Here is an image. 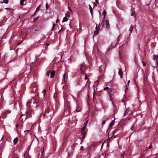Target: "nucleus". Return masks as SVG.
Returning a JSON list of instances; mask_svg holds the SVG:
<instances>
[{
	"label": "nucleus",
	"mask_w": 158,
	"mask_h": 158,
	"mask_svg": "<svg viewBox=\"0 0 158 158\" xmlns=\"http://www.w3.org/2000/svg\"><path fill=\"white\" fill-rule=\"evenodd\" d=\"M55 24H53L52 29V30H53V29H54V28L55 27Z\"/></svg>",
	"instance_id": "36"
},
{
	"label": "nucleus",
	"mask_w": 158,
	"mask_h": 158,
	"mask_svg": "<svg viewBox=\"0 0 158 158\" xmlns=\"http://www.w3.org/2000/svg\"><path fill=\"white\" fill-rule=\"evenodd\" d=\"M89 8H90V7H91V6L90 5H89Z\"/></svg>",
	"instance_id": "58"
},
{
	"label": "nucleus",
	"mask_w": 158,
	"mask_h": 158,
	"mask_svg": "<svg viewBox=\"0 0 158 158\" xmlns=\"http://www.w3.org/2000/svg\"><path fill=\"white\" fill-rule=\"evenodd\" d=\"M119 130V128H117L115 129L114 130V131H113V133H115L116 132L118 131Z\"/></svg>",
	"instance_id": "19"
},
{
	"label": "nucleus",
	"mask_w": 158,
	"mask_h": 158,
	"mask_svg": "<svg viewBox=\"0 0 158 158\" xmlns=\"http://www.w3.org/2000/svg\"><path fill=\"white\" fill-rule=\"evenodd\" d=\"M66 14H67V17H69V15H69V13L67 12V13H66Z\"/></svg>",
	"instance_id": "39"
},
{
	"label": "nucleus",
	"mask_w": 158,
	"mask_h": 158,
	"mask_svg": "<svg viewBox=\"0 0 158 158\" xmlns=\"http://www.w3.org/2000/svg\"><path fill=\"white\" fill-rule=\"evenodd\" d=\"M85 138V136H83V137H82V140H83Z\"/></svg>",
	"instance_id": "45"
},
{
	"label": "nucleus",
	"mask_w": 158,
	"mask_h": 158,
	"mask_svg": "<svg viewBox=\"0 0 158 158\" xmlns=\"http://www.w3.org/2000/svg\"><path fill=\"white\" fill-rule=\"evenodd\" d=\"M88 121H87L86 122V123L85 124H84V126H85V127H86V125H87V123H88Z\"/></svg>",
	"instance_id": "40"
},
{
	"label": "nucleus",
	"mask_w": 158,
	"mask_h": 158,
	"mask_svg": "<svg viewBox=\"0 0 158 158\" xmlns=\"http://www.w3.org/2000/svg\"><path fill=\"white\" fill-rule=\"evenodd\" d=\"M3 137H4V136L3 135L2 137V140L3 139Z\"/></svg>",
	"instance_id": "60"
},
{
	"label": "nucleus",
	"mask_w": 158,
	"mask_h": 158,
	"mask_svg": "<svg viewBox=\"0 0 158 158\" xmlns=\"http://www.w3.org/2000/svg\"><path fill=\"white\" fill-rule=\"evenodd\" d=\"M158 58V56L157 55H154L153 56L152 59L156 62H157V59Z\"/></svg>",
	"instance_id": "3"
},
{
	"label": "nucleus",
	"mask_w": 158,
	"mask_h": 158,
	"mask_svg": "<svg viewBox=\"0 0 158 158\" xmlns=\"http://www.w3.org/2000/svg\"><path fill=\"white\" fill-rule=\"evenodd\" d=\"M31 50V48H29L28 49V50H27V51H25V52H27L28 51H29L30 50Z\"/></svg>",
	"instance_id": "41"
},
{
	"label": "nucleus",
	"mask_w": 158,
	"mask_h": 158,
	"mask_svg": "<svg viewBox=\"0 0 158 158\" xmlns=\"http://www.w3.org/2000/svg\"><path fill=\"white\" fill-rule=\"evenodd\" d=\"M83 65L82 64H81V65L80 70L81 71V73L82 74L85 73L84 71L83 70Z\"/></svg>",
	"instance_id": "11"
},
{
	"label": "nucleus",
	"mask_w": 158,
	"mask_h": 158,
	"mask_svg": "<svg viewBox=\"0 0 158 158\" xmlns=\"http://www.w3.org/2000/svg\"><path fill=\"white\" fill-rule=\"evenodd\" d=\"M99 33V31L98 30H96L94 31V36H96Z\"/></svg>",
	"instance_id": "10"
},
{
	"label": "nucleus",
	"mask_w": 158,
	"mask_h": 158,
	"mask_svg": "<svg viewBox=\"0 0 158 158\" xmlns=\"http://www.w3.org/2000/svg\"><path fill=\"white\" fill-rule=\"evenodd\" d=\"M85 80H87V79L88 78V77H87V75L86 74H85Z\"/></svg>",
	"instance_id": "33"
},
{
	"label": "nucleus",
	"mask_w": 158,
	"mask_h": 158,
	"mask_svg": "<svg viewBox=\"0 0 158 158\" xmlns=\"http://www.w3.org/2000/svg\"><path fill=\"white\" fill-rule=\"evenodd\" d=\"M61 29H61L59 31V32H60L61 31Z\"/></svg>",
	"instance_id": "61"
},
{
	"label": "nucleus",
	"mask_w": 158,
	"mask_h": 158,
	"mask_svg": "<svg viewBox=\"0 0 158 158\" xmlns=\"http://www.w3.org/2000/svg\"><path fill=\"white\" fill-rule=\"evenodd\" d=\"M18 141V138L16 137L14 139L13 142L14 144H16Z\"/></svg>",
	"instance_id": "9"
},
{
	"label": "nucleus",
	"mask_w": 158,
	"mask_h": 158,
	"mask_svg": "<svg viewBox=\"0 0 158 158\" xmlns=\"http://www.w3.org/2000/svg\"><path fill=\"white\" fill-rule=\"evenodd\" d=\"M37 10H35V12L34 14V15H35L37 12Z\"/></svg>",
	"instance_id": "47"
},
{
	"label": "nucleus",
	"mask_w": 158,
	"mask_h": 158,
	"mask_svg": "<svg viewBox=\"0 0 158 158\" xmlns=\"http://www.w3.org/2000/svg\"><path fill=\"white\" fill-rule=\"evenodd\" d=\"M130 82V80H129L128 81V83H127L128 84H129Z\"/></svg>",
	"instance_id": "54"
},
{
	"label": "nucleus",
	"mask_w": 158,
	"mask_h": 158,
	"mask_svg": "<svg viewBox=\"0 0 158 158\" xmlns=\"http://www.w3.org/2000/svg\"><path fill=\"white\" fill-rule=\"evenodd\" d=\"M30 102H28H28H27V106L28 105H29V104H30Z\"/></svg>",
	"instance_id": "42"
},
{
	"label": "nucleus",
	"mask_w": 158,
	"mask_h": 158,
	"mask_svg": "<svg viewBox=\"0 0 158 158\" xmlns=\"http://www.w3.org/2000/svg\"><path fill=\"white\" fill-rule=\"evenodd\" d=\"M12 82H16V79H14Z\"/></svg>",
	"instance_id": "48"
},
{
	"label": "nucleus",
	"mask_w": 158,
	"mask_h": 158,
	"mask_svg": "<svg viewBox=\"0 0 158 158\" xmlns=\"http://www.w3.org/2000/svg\"><path fill=\"white\" fill-rule=\"evenodd\" d=\"M129 84L127 83V84L126 85V89H125V91H126V90L128 89L127 88H128V87L129 86Z\"/></svg>",
	"instance_id": "21"
},
{
	"label": "nucleus",
	"mask_w": 158,
	"mask_h": 158,
	"mask_svg": "<svg viewBox=\"0 0 158 158\" xmlns=\"http://www.w3.org/2000/svg\"><path fill=\"white\" fill-rule=\"evenodd\" d=\"M40 5L38 7H37L36 8V10H38L40 8Z\"/></svg>",
	"instance_id": "26"
},
{
	"label": "nucleus",
	"mask_w": 158,
	"mask_h": 158,
	"mask_svg": "<svg viewBox=\"0 0 158 158\" xmlns=\"http://www.w3.org/2000/svg\"><path fill=\"white\" fill-rule=\"evenodd\" d=\"M96 27L95 29L96 30H99V26H98L97 24H96Z\"/></svg>",
	"instance_id": "24"
},
{
	"label": "nucleus",
	"mask_w": 158,
	"mask_h": 158,
	"mask_svg": "<svg viewBox=\"0 0 158 158\" xmlns=\"http://www.w3.org/2000/svg\"><path fill=\"white\" fill-rule=\"evenodd\" d=\"M106 28H109L110 27V25H109V21L108 20H106Z\"/></svg>",
	"instance_id": "8"
},
{
	"label": "nucleus",
	"mask_w": 158,
	"mask_h": 158,
	"mask_svg": "<svg viewBox=\"0 0 158 158\" xmlns=\"http://www.w3.org/2000/svg\"><path fill=\"white\" fill-rule=\"evenodd\" d=\"M5 9H6V10H8V9H9V8H5Z\"/></svg>",
	"instance_id": "55"
},
{
	"label": "nucleus",
	"mask_w": 158,
	"mask_h": 158,
	"mask_svg": "<svg viewBox=\"0 0 158 158\" xmlns=\"http://www.w3.org/2000/svg\"><path fill=\"white\" fill-rule=\"evenodd\" d=\"M51 71H48L46 73V75L48 77Z\"/></svg>",
	"instance_id": "15"
},
{
	"label": "nucleus",
	"mask_w": 158,
	"mask_h": 158,
	"mask_svg": "<svg viewBox=\"0 0 158 158\" xmlns=\"http://www.w3.org/2000/svg\"><path fill=\"white\" fill-rule=\"evenodd\" d=\"M39 18V17L38 16L35 18L34 19V21H36V20H37Z\"/></svg>",
	"instance_id": "27"
},
{
	"label": "nucleus",
	"mask_w": 158,
	"mask_h": 158,
	"mask_svg": "<svg viewBox=\"0 0 158 158\" xmlns=\"http://www.w3.org/2000/svg\"><path fill=\"white\" fill-rule=\"evenodd\" d=\"M89 9H90V13H91V15H92V14H93V10H92V7H90V8H89Z\"/></svg>",
	"instance_id": "20"
},
{
	"label": "nucleus",
	"mask_w": 158,
	"mask_h": 158,
	"mask_svg": "<svg viewBox=\"0 0 158 158\" xmlns=\"http://www.w3.org/2000/svg\"><path fill=\"white\" fill-rule=\"evenodd\" d=\"M96 1V3H97V4H98V1Z\"/></svg>",
	"instance_id": "50"
},
{
	"label": "nucleus",
	"mask_w": 158,
	"mask_h": 158,
	"mask_svg": "<svg viewBox=\"0 0 158 158\" xmlns=\"http://www.w3.org/2000/svg\"><path fill=\"white\" fill-rule=\"evenodd\" d=\"M119 35L118 37V39H117V41H118V39H119Z\"/></svg>",
	"instance_id": "56"
},
{
	"label": "nucleus",
	"mask_w": 158,
	"mask_h": 158,
	"mask_svg": "<svg viewBox=\"0 0 158 158\" xmlns=\"http://www.w3.org/2000/svg\"><path fill=\"white\" fill-rule=\"evenodd\" d=\"M82 141H83V140L82 141H81V144L82 143Z\"/></svg>",
	"instance_id": "59"
},
{
	"label": "nucleus",
	"mask_w": 158,
	"mask_h": 158,
	"mask_svg": "<svg viewBox=\"0 0 158 158\" xmlns=\"http://www.w3.org/2000/svg\"><path fill=\"white\" fill-rule=\"evenodd\" d=\"M21 115V116H20V118H21L22 117L23 115Z\"/></svg>",
	"instance_id": "57"
},
{
	"label": "nucleus",
	"mask_w": 158,
	"mask_h": 158,
	"mask_svg": "<svg viewBox=\"0 0 158 158\" xmlns=\"http://www.w3.org/2000/svg\"><path fill=\"white\" fill-rule=\"evenodd\" d=\"M118 74L120 76L121 78H122L123 76V72H122V69H119L118 72Z\"/></svg>",
	"instance_id": "4"
},
{
	"label": "nucleus",
	"mask_w": 158,
	"mask_h": 158,
	"mask_svg": "<svg viewBox=\"0 0 158 158\" xmlns=\"http://www.w3.org/2000/svg\"><path fill=\"white\" fill-rule=\"evenodd\" d=\"M117 43H116L115 42H112L109 46L108 50L115 48L117 46Z\"/></svg>",
	"instance_id": "2"
},
{
	"label": "nucleus",
	"mask_w": 158,
	"mask_h": 158,
	"mask_svg": "<svg viewBox=\"0 0 158 158\" xmlns=\"http://www.w3.org/2000/svg\"><path fill=\"white\" fill-rule=\"evenodd\" d=\"M129 111V108L126 109V110L124 113V116L125 117L126 115L128 114Z\"/></svg>",
	"instance_id": "5"
},
{
	"label": "nucleus",
	"mask_w": 158,
	"mask_h": 158,
	"mask_svg": "<svg viewBox=\"0 0 158 158\" xmlns=\"http://www.w3.org/2000/svg\"><path fill=\"white\" fill-rule=\"evenodd\" d=\"M152 145H150L149 146V148L150 149H151V148H152Z\"/></svg>",
	"instance_id": "43"
},
{
	"label": "nucleus",
	"mask_w": 158,
	"mask_h": 158,
	"mask_svg": "<svg viewBox=\"0 0 158 158\" xmlns=\"http://www.w3.org/2000/svg\"><path fill=\"white\" fill-rule=\"evenodd\" d=\"M50 77H51V78H53L54 77V76L55 75V72L54 70L53 71H52V72H51V73H50Z\"/></svg>",
	"instance_id": "6"
},
{
	"label": "nucleus",
	"mask_w": 158,
	"mask_h": 158,
	"mask_svg": "<svg viewBox=\"0 0 158 158\" xmlns=\"http://www.w3.org/2000/svg\"><path fill=\"white\" fill-rule=\"evenodd\" d=\"M133 26L132 25H131L130 27V28L129 29V31L131 33L133 29Z\"/></svg>",
	"instance_id": "12"
},
{
	"label": "nucleus",
	"mask_w": 158,
	"mask_h": 158,
	"mask_svg": "<svg viewBox=\"0 0 158 158\" xmlns=\"http://www.w3.org/2000/svg\"><path fill=\"white\" fill-rule=\"evenodd\" d=\"M134 124L132 125L131 127V129L132 130H133L134 127Z\"/></svg>",
	"instance_id": "23"
},
{
	"label": "nucleus",
	"mask_w": 158,
	"mask_h": 158,
	"mask_svg": "<svg viewBox=\"0 0 158 158\" xmlns=\"http://www.w3.org/2000/svg\"><path fill=\"white\" fill-rule=\"evenodd\" d=\"M82 135L83 136H85V135H86V132L85 131H83L82 133Z\"/></svg>",
	"instance_id": "29"
},
{
	"label": "nucleus",
	"mask_w": 158,
	"mask_h": 158,
	"mask_svg": "<svg viewBox=\"0 0 158 158\" xmlns=\"http://www.w3.org/2000/svg\"><path fill=\"white\" fill-rule=\"evenodd\" d=\"M19 125L18 124H16L15 125L16 127H17Z\"/></svg>",
	"instance_id": "51"
},
{
	"label": "nucleus",
	"mask_w": 158,
	"mask_h": 158,
	"mask_svg": "<svg viewBox=\"0 0 158 158\" xmlns=\"http://www.w3.org/2000/svg\"><path fill=\"white\" fill-rule=\"evenodd\" d=\"M104 21V19H103V21Z\"/></svg>",
	"instance_id": "64"
},
{
	"label": "nucleus",
	"mask_w": 158,
	"mask_h": 158,
	"mask_svg": "<svg viewBox=\"0 0 158 158\" xmlns=\"http://www.w3.org/2000/svg\"><path fill=\"white\" fill-rule=\"evenodd\" d=\"M105 123H106V121L104 120V121H102V123L103 125H104Z\"/></svg>",
	"instance_id": "37"
},
{
	"label": "nucleus",
	"mask_w": 158,
	"mask_h": 158,
	"mask_svg": "<svg viewBox=\"0 0 158 158\" xmlns=\"http://www.w3.org/2000/svg\"><path fill=\"white\" fill-rule=\"evenodd\" d=\"M102 65H101L100 66V69H99V71L100 72H101V73H102V70L101 69V68L102 67Z\"/></svg>",
	"instance_id": "32"
},
{
	"label": "nucleus",
	"mask_w": 158,
	"mask_h": 158,
	"mask_svg": "<svg viewBox=\"0 0 158 158\" xmlns=\"http://www.w3.org/2000/svg\"><path fill=\"white\" fill-rule=\"evenodd\" d=\"M59 19H57L56 20V23H58L59 22Z\"/></svg>",
	"instance_id": "44"
},
{
	"label": "nucleus",
	"mask_w": 158,
	"mask_h": 158,
	"mask_svg": "<svg viewBox=\"0 0 158 158\" xmlns=\"http://www.w3.org/2000/svg\"><path fill=\"white\" fill-rule=\"evenodd\" d=\"M44 149H43V150H42L41 151V156H42L43 155V153H44Z\"/></svg>",
	"instance_id": "28"
},
{
	"label": "nucleus",
	"mask_w": 158,
	"mask_h": 158,
	"mask_svg": "<svg viewBox=\"0 0 158 158\" xmlns=\"http://www.w3.org/2000/svg\"><path fill=\"white\" fill-rule=\"evenodd\" d=\"M46 45L47 46H48L49 45V43H47V44Z\"/></svg>",
	"instance_id": "49"
},
{
	"label": "nucleus",
	"mask_w": 158,
	"mask_h": 158,
	"mask_svg": "<svg viewBox=\"0 0 158 158\" xmlns=\"http://www.w3.org/2000/svg\"><path fill=\"white\" fill-rule=\"evenodd\" d=\"M143 66H146V64L144 62H143Z\"/></svg>",
	"instance_id": "38"
},
{
	"label": "nucleus",
	"mask_w": 158,
	"mask_h": 158,
	"mask_svg": "<svg viewBox=\"0 0 158 158\" xmlns=\"http://www.w3.org/2000/svg\"><path fill=\"white\" fill-rule=\"evenodd\" d=\"M25 1V0H21L20 2V4L21 5H22L23 4V3Z\"/></svg>",
	"instance_id": "17"
},
{
	"label": "nucleus",
	"mask_w": 158,
	"mask_h": 158,
	"mask_svg": "<svg viewBox=\"0 0 158 158\" xmlns=\"http://www.w3.org/2000/svg\"><path fill=\"white\" fill-rule=\"evenodd\" d=\"M126 154V152H123L121 154V156L122 157H123V158H124V155Z\"/></svg>",
	"instance_id": "14"
},
{
	"label": "nucleus",
	"mask_w": 158,
	"mask_h": 158,
	"mask_svg": "<svg viewBox=\"0 0 158 158\" xmlns=\"http://www.w3.org/2000/svg\"><path fill=\"white\" fill-rule=\"evenodd\" d=\"M80 111V110H76V111L77 112H79Z\"/></svg>",
	"instance_id": "52"
},
{
	"label": "nucleus",
	"mask_w": 158,
	"mask_h": 158,
	"mask_svg": "<svg viewBox=\"0 0 158 158\" xmlns=\"http://www.w3.org/2000/svg\"><path fill=\"white\" fill-rule=\"evenodd\" d=\"M133 15H134L133 13V12L131 14V16H133Z\"/></svg>",
	"instance_id": "53"
},
{
	"label": "nucleus",
	"mask_w": 158,
	"mask_h": 158,
	"mask_svg": "<svg viewBox=\"0 0 158 158\" xmlns=\"http://www.w3.org/2000/svg\"><path fill=\"white\" fill-rule=\"evenodd\" d=\"M65 75H66V74L65 73L64 76H63V80L62 81V82H64V81H65Z\"/></svg>",
	"instance_id": "18"
},
{
	"label": "nucleus",
	"mask_w": 158,
	"mask_h": 158,
	"mask_svg": "<svg viewBox=\"0 0 158 158\" xmlns=\"http://www.w3.org/2000/svg\"><path fill=\"white\" fill-rule=\"evenodd\" d=\"M114 120H113L111 121V123H110V126H109L110 127H111L114 124Z\"/></svg>",
	"instance_id": "13"
},
{
	"label": "nucleus",
	"mask_w": 158,
	"mask_h": 158,
	"mask_svg": "<svg viewBox=\"0 0 158 158\" xmlns=\"http://www.w3.org/2000/svg\"><path fill=\"white\" fill-rule=\"evenodd\" d=\"M31 92L32 93H35L37 90V84L35 83H33L31 85Z\"/></svg>",
	"instance_id": "1"
},
{
	"label": "nucleus",
	"mask_w": 158,
	"mask_h": 158,
	"mask_svg": "<svg viewBox=\"0 0 158 158\" xmlns=\"http://www.w3.org/2000/svg\"><path fill=\"white\" fill-rule=\"evenodd\" d=\"M80 150H84V149H83V146H81V148H80Z\"/></svg>",
	"instance_id": "34"
},
{
	"label": "nucleus",
	"mask_w": 158,
	"mask_h": 158,
	"mask_svg": "<svg viewBox=\"0 0 158 158\" xmlns=\"http://www.w3.org/2000/svg\"><path fill=\"white\" fill-rule=\"evenodd\" d=\"M21 42H20V43H19L18 44H19Z\"/></svg>",
	"instance_id": "62"
},
{
	"label": "nucleus",
	"mask_w": 158,
	"mask_h": 158,
	"mask_svg": "<svg viewBox=\"0 0 158 158\" xmlns=\"http://www.w3.org/2000/svg\"><path fill=\"white\" fill-rule=\"evenodd\" d=\"M46 92V89H44V90L43 91L42 93H43L44 95H45Z\"/></svg>",
	"instance_id": "25"
},
{
	"label": "nucleus",
	"mask_w": 158,
	"mask_h": 158,
	"mask_svg": "<svg viewBox=\"0 0 158 158\" xmlns=\"http://www.w3.org/2000/svg\"><path fill=\"white\" fill-rule=\"evenodd\" d=\"M99 12V14H100V15H101V12Z\"/></svg>",
	"instance_id": "63"
},
{
	"label": "nucleus",
	"mask_w": 158,
	"mask_h": 158,
	"mask_svg": "<svg viewBox=\"0 0 158 158\" xmlns=\"http://www.w3.org/2000/svg\"><path fill=\"white\" fill-rule=\"evenodd\" d=\"M85 126H84L81 129V130L83 131H84L85 129Z\"/></svg>",
	"instance_id": "31"
},
{
	"label": "nucleus",
	"mask_w": 158,
	"mask_h": 158,
	"mask_svg": "<svg viewBox=\"0 0 158 158\" xmlns=\"http://www.w3.org/2000/svg\"><path fill=\"white\" fill-rule=\"evenodd\" d=\"M67 14H66L65 16L63 18V20H62V22H64L67 21L68 19L67 18Z\"/></svg>",
	"instance_id": "7"
},
{
	"label": "nucleus",
	"mask_w": 158,
	"mask_h": 158,
	"mask_svg": "<svg viewBox=\"0 0 158 158\" xmlns=\"http://www.w3.org/2000/svg\"><path fill=\"white\" fill-rule=\"evenodd\" d=\"M108 89H109V87H106L104 88L103 90H106Z\"/></svg>",
	"instance_id": "30"
},
{
	"label": "nucleus",
	"mask_w": 158,
	"mask_h": 158,
	"mask_svg": "<svg viewBox=\"0 0 158 158\" xmlns=\"http://www.w3.org/2000/svg\"><path fill=\"white\" fill-rule=\"evenodd\" d=\"M97 3H94V6H97Z\"/></svg>",
	"instance_id": "46"
},
{
	"label": "nucleus",
	"mask_w": 158,
	"mask_h": 158,
	"mask_svg": "<svg viewBox=\"0 0 158 158\" xmlns=\"http://www.w3.org/2000/svg\"><path fill=\"white\" fill-rule=\"evenodd\" d=\"M106 14V11L105 10H104L103 13V14L104 15V17H105V15Z\"/></svg>",
	"instance_id": "22"
},
{
	"label": "nucleus",
	"mask_w": 158,
	"mask_h": 158,
	"mask_svg": "<svg viewBox=\"0 0 158 158\" xmlns=\"http://www.w3.org/2000/svg\"><path fill=\"white\" fill-rule=\"evenodd\" d=\"M4 3L5 4H7L8 3V0H4L3 2H1V3Z\"/></svg>",
	"instance_id": "16"
},
{
	"label": "nucleus",
	"mask_w": 158,
	"mask_h": 158,
	"mask_svg": "<svg viewBox=\"0 0 158 158\" xmlns=\"http://www.w3.org/2000/svg\"><path fill=\"white\" fill-rule=\"evenodd\" d=\"M48 4L47 3H46V9L47 10L48 9Z\"/></svg>",
	"instance_id": "35"
}]
</instances>
